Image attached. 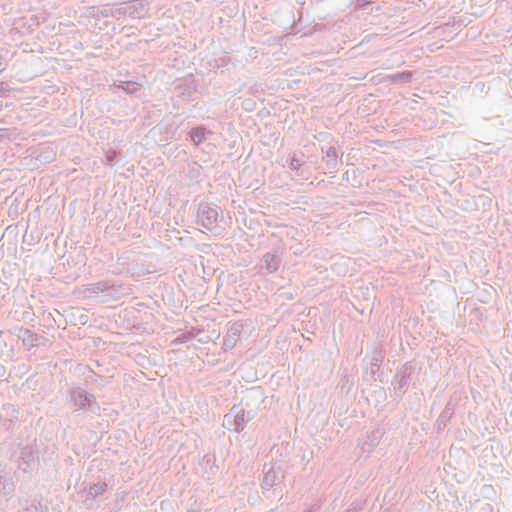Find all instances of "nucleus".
Wrapping results in <instances>:
<instances>
[{
  "label": "nucleus",
  "instance_id": "3",
  "mask_svg": "<svg viewBox=\"0 0 512 512\" xmlns=\"http://www.w3.org/2000/svg\"><path fill=\"white\" fill-rule=\"evenodd\" d=\"M104 488H105V484L101 485V487H100L101 491H103Z\"/></svg>",
  "mask_w": 512,
  "mask_h": 512
},
{
  "label": "nucleus",
  "instance_id": "1",
  "mask_svg": "<svg viewBox=\"0 0 512 512\" xmlns=\"http://www.w3.org/2000/svg\"><path fill=\"white\" fill-rule=\"evenodd\" d=\"M191 138L197 144L202 142L205 138L204 131L199 128L192 130Z\"/></svg>",
  "mask_w": 512,
  "mask_h": 512
},
{
  "label": "nucleus",
  "instance_id": "2",
  "mask_svg": "<svg viewBox=\"0 0 512 512\" xmlns=\"http://www.w3.org/2000/svg\"><path fill=\"white\" fill-rule=\"evenodd\" d=\"M208 213L211 214V216L209 217V219L212 221H216V218H217V212L214 211L213 209H209Z\"/></svg>",
  "mask_w": 512,
  "mask_h": 512
}]
</instances>
